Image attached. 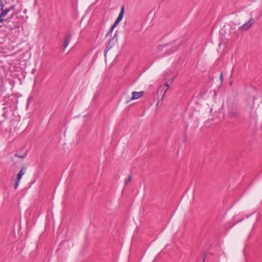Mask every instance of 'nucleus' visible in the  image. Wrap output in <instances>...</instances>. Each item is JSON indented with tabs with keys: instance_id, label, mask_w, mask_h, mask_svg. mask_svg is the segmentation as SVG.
<instances>
[{
	"instance_id": "1",
	"label": "nucleus",
	"mask_w": 262,
	"mask_h": 262,
	"mask_svg": "<svg viewBox=\"0 0 262 262\" xmlns=\"http://www.w3.org/2000/svg\"><path fill=\"white\" fill-rule=\"evenodd\" d=\"M228 114L231 117H236L239 114L238 105L236 103H232L229 107Z\"/></svg>"
},
{
	"instance_id": "2",
	"label": "nucleus",
	"mask_w": 262,
	"mask_h": 262,
	"mask_svg": "<svg viewBox=\"0 0 262 262\" xmlns=\"http://www.w3.org/2000/svg\"><path fill=\"white\" fill-rule=\"evenodd\" d=\"M124 12V6H122L121 8L120 12L119 14V16L117 19L114 22V24L111 27V29L109 30L107 34L111 33L114 28L118 25V24L120 23V21L122 19ZM108 34H107L108 35Z\"/></svg>"
},
{
	"instance_id": "3",
	"label": "nucleus",
	"mask_w": 262,
	"mask_h": 262,
	"mask_svg": "<svg viewBox=\"0 0 262 262\" xmlns=\"http://www.w3.org/2000/svg\"><path fill=\"white\" fill-rule=\"evenodd\" d=\"M255 19L253 17H252L250 18L248 21H247L242 26L239 27L238 28V30L242 31H247L252 26V25L255 23Z\"/></svg>"
},
{
	"instance_id": "4",
	"label": "nucleus",
	"mask_w": 262,
	"mask_h": 262,
	"mask_svg": "<svg viewBox=\"0 0 262 262\" xmlns=\"http://www.w3.org/2000/svg\"><path fill=\"white\" fill-rule=\"evenodd\" d=\"M72 38V35L70 33L67 34L64 39V49H65L69 45Z\"/></svg>"
},
{
	"instance_id": "5",
	"label": "nucleus",
	"mask_w": 262,
	"mask_h": 262,
	"mask_svg": "<svg viewBox=\"0 0 262 262\" xmlns=\"http://www.w3.org/2000/svg\"><path fill=\"white\" fill-rule=\"evenodd\" d=\"M144 94L143 91H141L139 92H133L132 93V97L130 98L131 100L137 99L138 98H141Z\"/></svg>"
},
{
	"instance_id": "6",
	"label": "nucleus",
	"mask_w": 262,
	"mask_h": 262,
	"mask_svg": "<svg viewBox=\"0 0 262 262\" xmlns=\"http://www.w3.org/2000/svg\"><path fill=\"white\" fill-rule=\"evenodd\" d=\"M1 11L2 12L0 13V23H3L5 20V16L9 12V11L8 8L5 9H3V10Z\"/></svg>"
},
{
	"instance_id": "7",
	"label": "nucleus",
	"mask_w": 262,
	"mask_h": 262,
	"mask_svg": "<svg viewBox=\"0 0 262 262\" xmlns=\"http://www.w3.org/2000/svg\"><path fill=\"white\" fill-rule=\"evenodd\" d=\"M26 168L24 166H23L20 171L18 172L17 175L16 180L17 181H20L22 176L25 174Z\"/></svg>"
},
{
	"instance_id": "8",
	"label": "nucleus",
	"mask_w": 262,
	"mask_h": 262,
	"mask_svg": "<svg viewBox=\"0 0 262 262\" xmlns=\"http://www.w3.org/2000/svg\"><path fill=\"white\" fill-rule=\"evenodd\" d=\"M169 88V85L167 83L165 84V85L164 86H160L159 88V89L157 92L158 94H159V93L160 91H164V94H165L166 92V91L168 90Z\"/></svg>"
},
{
	"instance_id": "9",
	"label": "nucleus",
	"mask_w": 262,
	"mask_h": 262,
	"mask_svg": "<svg viewBox=\"0 0 262 262\" xmlns=\"http://www.w3.org/2000/svg\"><path fill=\"white\" fill-rule=\"evenodd\" d=\"M112 41V40L111 39L110 40V41L108 42V43H107V46H106V47L105 48V53L104 54L105 55L106 54V53L112 48V46L111 45V42Z\"/></svg>"
},
{
	"instance_id": "10",
	"label": "nucleus",
	"mask_w": 262,
	"mask_h": 262,
	"mask_svg": "<svg viewBox=\"0 0 262 262\" xmlns=\"http://www.w3.org/2000/svg\"><path fill=\"white\" fill-rule=\"evenodd\" d=\"M27 152H26L24 155H20L17 153L15 154V156L16 157H17L18 158H21V159H25L26 157H27Z\"/></svg>"
},
{
	"instance_id": "11",
	"label": "nucleus",
	"mask_w": 262,
	"mask_h": 262,
	"mask_svg": "<svg viewBox=\"0 0 262 262\" xmlns=\"http://www.w3.org/2000/svg\"><path fill=\"white\" fill-rule=\"evenodd\" d=\"M132 180V175H129V177L127 179H126L124 181V184L125 185H127L129 183L131 182Z\"/></svg>"
},
{
	"instance_id": "12",
	"label": "nucleus",
	"mask_w": 262,
	"mask_h": 262,
	"mask_svg": "<svg viewBox=\"0 0 262 262\" xmlns=\"http://www.w3.org/2000/svg\"><path fill=\"white\" fill-rule=\"evenodd\" d=\"M4 7V4L2 0H0V11L3 10Z\"/></svg>"
},
{
	"instance_id": "13",
	"label": "nucleus",
	"mask_w": 262,
	"mask_h": 262,
	"mask_svg": "<svg viewBox=\"0 0 262 262\" xmlns=\"http://www.w3.org/2000/svg\"><path fill=\"white\" fill-rule=\"evenodd\" d=\"M19 183H20V181H17V180H16L15 184L14 185L15 189H17V188L18 187V186L19 185Z\"/></svg>"
},
{
	"instance_id": "14",
	"label": "nucleus",
	"mask_w": 262,
	"mask_h": 262,
	"mask_svg": "<svg viewBox=\"0 0 262 262\" xmlns=\"http://www.w3.org/2000/svg\"><path fill=\"white\" fill-rule=\"evenodd\" d=\"M15 5H12L11 6V7L9 8H8V9L9 10V12L11 10H13L15 9Z\"/></svg>"
},
{
	"instance_id": "15",
	"label": "nucleus",
	"mask_w": 262,
	"mask_h": 262,
	"mask_svg": "<svg viewBox=\"0 0 262 262\" xmlns=\"http://www.w3.org/2000/svg\"><path fill=\"white\" fill-rule=\"evenodd\" d=\"M14 27L15 28L18 27V25H16L14 26Z\"/></svg>"
},
{
	"instance_id": "16",
	"label": "nucleus",
	"mask_w": 262,
	"mask_h": 262,
	"mask_svg": "<svg viewBox=\"0 0 262 262\" xmlns=\"http://www.w3.org/2000/svg\"><path fill=\"white\" fill-rule=\"evenodd\" d=\"M205 256L204 257L203 259V261L204 260H205Z\"/></svg>"
},
{
	"instance_id": "17",
	"label": "nucleus",
	"mask_w": 262,
	"mask_h": 262,
	"mask_svg": "<svg viewBox=\"0 0 262 262\" xmlns=\"http://www.w3.org/2000/svg\"><path fill=\"white\" fill-rule=\"evenodd\" d=\"M164 94H165L164 93L163 95V97H162V98H163V96L164 95Z\"/></svg>"
}]
</instances>
